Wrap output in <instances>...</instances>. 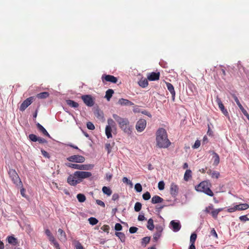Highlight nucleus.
Masks as SVG:
<instances>
[{
	"label": "nucleus",
	"mask_w": 249,
	"mask_h": 249,
	"mask_svg": "<svg viewBox=\"0 0 249 249\" xmlns=\"http://www.w3.org/2000/svg\"><path fill=\"white\" fill-rule=\"evenodd\" d=\"M91 172L87 171H76L67 178V182L71 186H75L81 183L83 179L91 177Z\"/></svg>",
	"instance_id": "1"
},
{
	"label": "nucleus",
	"mask_w": 249,
	"mask_h": 249,
	"mask_svg": "<svg viewBox=\"0 0 249 249\" xmlns=\"http://www.w3.org/2000/svg\"><path fill=\"white\" fill-rule=\"evenodd\" d=\"M157 145L160 148H167L171 144L168 139L167 134L165 129L159 128L156 132Z\"/></svg>",
	"instance_id": "2"
},
{
	"label": "nucleus",
	"mask_w": 249,
	"mask_h": 249,
	"mask_svg": "<svg viewBox=\"0 0 249 249\" xmlns=\"http://www.w3.org/2000/svg\"><path fill=\"white\" fill-rule=\"evenodd\" d=\"M113 117L119 124V127L124 133L131 134L132 128L129 125V122L127 119L123 118L117 114H113Z\"/></svg>",
	"instance_id": "3"
},
{
	"label": "nucleus",
	"mask_w": 249,
	"mask_h": 249,
	"mask_svg": "<svg viewBox=\"0 0 249 249\" xmlns=\"http://www.w3.org/2000/svg\"><path fill=\"white\" fill-rule=\"evenodd\" d=\"M211 187V184L210 182L208 181H203L196 185L195 187V189L197 192H203L210 196H213L214 194L210 189Z\"/></svg>",
	"instance_id": "4"
},
{
	"label": "nucleus",
	"mask_w": 249,
	"mask_h": 249,
	"mask_svg": "<svg viewBox=\"0 0 249 249\" xmlns=\"http://www.w3.org/2000/svg\"><path fill=\"white\" fill-rule=\"evenodd\" d=\"M81 99L84 104L88 107H91L94 104V99L90 95H84Z\"/></svg>",
	"instance_id": "5"
},
{
	"label": "nucleus",
	"mask_w": 249,
	"mask_h": 249,
	"mask_svg": "<svg viewBox=\"0 0 249 249\" xmlns=\"http://www.w3.org/2000/svg\"><path fill=\"white\" fill-rule=\"evenodd\" d=\"M67 160L70 162L83 163L85 161V158L82 156L75 155L67 158Z\"/></svg>",
	"instance_id": "6"
},
{
	"label": "nucleus",
	"mask_w": 249,
	"mask_h": 249,
	"mask_svg": "<svg viewBox=\"0 0 249 249\" xmlns=\"http://www.w3.org/2000/svg\"><path fill=\"white\" fill-rule=\"evenodd\" d=\"M146 126V121L145 120L141 119H140L137 123L136 125V130L140 132L144 130Z\"/></svg>",
	"instance_id": "7"
},
{
	"label": "nucleus",
	"mask_w": 249,
	"mask_h": 249,
	"mask_svg": "<svg viewBox=\"0 0 249 249\" xmlns=\"http://www.w3.org/2000/svg\"><path fill=\"white\" fill-rule=\"evenodd\" d=\"M178 191L179 187L178 185L172 182L170 187V193L172 196L174 198L176 197L178 193Z\"/></svg>",
	"instance_id": "8"
},
{
	"label": "nucleus",
	"mask_w": 249,
	"mask_h": 249,
	"mask_svg": "<svg viewBox=\"0 0 249 249\" xmlns=\"http://www.w3.org/2000/svg\"><path fill=\"white\" fill-rule=\"evenodd\" d=\"M156 231L154 234L153 239L155 242H157L161 235L163 228L161 225H157L156 227Z\"/></svg>",
	"instance_id": "9"
},
{
	"label": "nucleus",
	"mask_w": 249,
	"mask_h": 249,
	"mask_svg": "<svg viewBox=\"0 0 249 249\" xmlns=\"http://www.w3.org/2000/svg\"><path fill=\"white\" fill-rule=\"evenodd\" d=\"M66 165L67 166L73 168V169H79V170H87L88 169L87 165H81V164H74V163H66Z\"/></svg>",
	"instance_id": "10"
},
{
	"label": "nucleus",
	"mask_w": 249,
	"mask_h": 249,
	"mask_svg": "<svg viewBox=\"0 0 249 249\" xmlns=\"http://www.w3.org/2000/svg\"><path fill=\"white\" fill-rule=\"evenodd\" d=\"M33 98L30 97L24 100L19 107L21 111H24L33 102Z\"/></svg>",
	"instance_id": "11"
},
{
	"label": "nucleus",
	"mask_w": 249,
	"mask_h": 249,
	"mask_svg": "<svg viewBox=\"0 0 249 249\" xmlns=\"http://www.w3.org/2000/svg\"><path fill=\"white\" fill-rule=\"evenodd\" d=\"M216 102L218 106L219 109L221 110L222 112L226 116L229 115V113L227 110L225 108L224 105L223 104L221 99L218 97H216Z\"/></svg>",
	"instance_id": "12"
},
{
	"label": "nucleus",
	"mask_w": 249,
	"mask_h": 249,
	"mask_svg": "<svg viewBox=\"0 0 249 249\" xmlns=\"http://www.w3.org/2000/svg\"><path fill=\"white\" fill-rule=\"evenodd\" d=\"M102 79L103 82L105 80L107 82L116 83L118 81V79L116 77L111 75H103L102 77Z\"/></svg>",
	"instance_id": "13"
},
{
	"label": "nucleus",
	"mask_w": 249,
	"mask_h": 249,
	"mask_svg": "<svg viewBox=\"0 0 249 249\" xmlns=\"http://www.w3.org/2000/svg\"><path fill=\"white\" fill-rule=\"evenodd\" d=\"M160 76V73L159 72H152L147 76V78L149 81H156L159 79Z\"/></svg>",
	"instance_id": "14"
},
{
	"label": "nucleus",
	"mask_w": 249,
	"mask_h": 249,
	"mask_svg": "<svg viewBox=\"0 0 249 249\" xmlns=\"http://www.w3.org/2000/svg\"><path fill=\"white\" fill-rule=\"evenodd\" d=\"M170 225L172 227V230L175 232H177L181 228V225L179 222H175L174 220H172L170 222Z\"/></svg>",
	"instance_id": "15"
},
{
	"label": "nucleus",
	"mask_w": 249,
	"mask_h": 249,
	"mask_svg": "<svg viewBox=\"0 0 249 249\" xmlns=\"http://www.w3.org/2000/svg\"><path fill=\"white\" fill-rule=\"evenodd\" d=\"M166 87L167 88V89H168V90L170 91V92L172 94V99L173 101H174L175 97V94H176V92L174 90V88L173 85L170 83L166 82Z\"/></svg>",
	"instance_id": "16"
},
{
	"label": "nucleus",
	"mask_w": 249,
	"mask_h": 249,
	"mask_svg": "<svg viewBox=\"0 0 249 249\" xmlns=\"http://www.w3.org/2000/svg\"><path fill=\"white\" fill-rule=\"evenodd\" d=\"M118 103L122 106H133L134 105V103L129 101L127 99L121 98L118 101Z\"/></svg>",
	"instance_id": "17"
},
{
	"label": "nucleus",
	"mask_w": 249,
	"mask_h": 249,
	"mask_svg": "<svg viewBox=\"0 0 249 249\" xmlns=\"http://www.w3.org/2000/svg\"><path fill=\"white\" fill-rule=\"evenodd\" d=\"M58 238L60 240L66 241L67 240V236L65 232L61 229L58 230Z\"/></svg>",
	"instance_id": "18"
},
{
	"label": "nucleus",
	"mask_w": 249,
	"mask_h": 249,
	"mask_svg": "<svg viewBox=\"0 0 249 249\" xmlns=\"http://www.w3.org/2000/svg\"><path fill=\"white\" fill-rule=\"evenodd\" d=\"M36 126H37L38 129L40 132H41L44 135L48 136L49 137H50V134L48 133V132L45 129V128L42 125H41L39 123L36 124Z\"/></svg>",
	"instance_id": "19"
},
{
	"label": "nucleus",
	"mask_w": 249,
	"mask_h": 249,
	"mask_svg": "<svg viewBox=\"0 0 249 249\" xmlns=\"http://www.w3.org/2000/svg\"><path fill=\"white\" fill-rule=\"evenodd\" d=\"M207 173L211 176L212 178H218L220 176V174L218 172L216 171H212L211 169H209Z\"/></svg>",
	"instance_id": "20"
},
{
	"label": "nucleus",
	"mask_w": 249,
	"mask_h": 249,
	"mask_svg": "<svg viewBox=\"0 0 249 249\" xmlns=\"http://www.w3.org/2000/svg\"><path fill=\"white\" fill-rule=\"evenodd\" d=\"M163 198L158 196H153L151 199V202L153 204L161 203L163 202Z\"/></svg>",
	"instance_id": "21"
},
{
	"label": "nucleus",
	"mask_w": 249,
	"mask_h": 249,
	"mask_svg": "<svg viewBox=\"0 0 249 249\" xmlns=\"http://www.w3.org/2000/svg\"><path fill=\"white\" fill-rule=\"evenodd\" d=\"M8 174L13 182L15 184L16 180L15 179V177H16V171L14 169H9Z\"/></svg>",
	"instance_id": "22"
},
{
	"label": "nucleus",
	"mask_w": 249,
	"mask_h": 249,
	"mask_svg": "<svg viewBox=\"0 0 249 249\" xmlns=\"http://www.w3.org/2000/svg\"><path fill=\"white\" fill-rule=\"evenodd\" d=\"M237 210L238 211H242L247 210L249 208V205L247 203L240 204L236 205Z\"/></svg>",
	"instance_id": "23"
},
{
	"label": "nucleus",
	"mask_w": 249,
	"mask_h": 249,
	"mask_svg": "<svg viewBox=\"0 0 249 249\" xmlns=\"http://www.w3.org/2000/svg\"><path fill=\"white\" fill-rule=\"evenodd\" d=\"M192 177V171L190 169H187L186 170L184 175V180L187 181H188L190 178Z\"/></svg>",
	"instance_id": "24"
},
{
	"label": "nucleus",
	"mask_w": 249,
	"mask_h": 249,
	"mask_svg": "<svg viewBox=\"0 0 249 249\" xmlns=\"http://www.w3.org/2000/svg\"><path fill=\"white\" fill-rule=\"evenodd\" d=\"M66 102L67 105H68L70 107L73 108H76L79 106V104L78 103L71 100H67L66 101Z\"/></svg>",
	"instance_id": "25"
},
{
	"label": "nucleus",
	"mask_w": 249,
	"mask_h": 249,
	"mask_svg": "<svg viewBox=\"0 0 249 249\" xmlns=\"http://www.w3.org/2000/svg\"><path fill=\"white\" fill-rule=\"evenodd\" d=\"M111 132L112 128H110L109 126H106L105 128V133L108 139L112 137Z\"/></svg>",
	"instance_id": "26"
},
{
	"label": "nucleus",
	"mask_w": 249,
	"mask_h": 249,
	"mask_svg": "<svg viewBox=\"0 0 249 249\" xmlns=\"http://www.w3.org/2000/svg\"><path fill=\"white\" fill-rule=\"evenodd\" d=\"M113 93L114 91L112 89H108V90H107L106 92L105 97L107 98V101L110 100Z\"/></svg>",
	"instance_id": "27"
},
{
	"label": "nucleus",
	"mask_w": 249,
	"mask_h": 249,
	"mask_svg": "<svg viewBox=\"0 0 249 249\" xmlns=\"http://www.w3.org/2000/svg\"><path fill=\"white\" fill-rule=\"evenodd\" d=\"M213 159V165H214L215 166H217L219 164V161H220V159H219V157L217 153L214 152Z\"/></svg>",
	"instance_id": "28"
},
{
	"label": "nucleus",
	"mask_w": 249,
	"mask_h": 249,
	"mask_svg": "<svg viewBox=\"0 0 249 249\" xmlns=\"http://www.w3.org/2000/svg\"><path fill=\"white\" fill-rule=\"evenodd\" d=\"M147 228L150 231L153 230L154 229V221L152 218H150L147 221Z\"/></svg>",
	"instance_id": "29"
},
{
	"label": "nucleus",
	"mask_w": 249,
	"mask_h": 249,
	"mask_svg": "<svg viewBox=\"0 0 249 249\" xmlns=\"http://www.w3.org/2000/svg\"><path fill=\"white\" fill-rule=\"evenodd\" d=\"M49 95V93L48 92H43L37 94L36 97L38 99H45L47 98Z\"/></svg>",
	"instance_id": "30"
},
{
	"label": "nucleus",
	"mask_w": 249,
	"mask_h": 249,
	"mask_svg": "<svg viewBox=\"0 0 249 249\" xmlns=\"http://www.w3.org/2000/svg\"><path fill=\"white\" fill-rule=\"evenodd\" d=\"M102 191L104 194L107 195L108 196H110L112 194L111 190L108 187L104 186L102 188Z\"/></svg>",
	"instance_id": "31"
},
{
	"label": "nucleus",
	"mask_w": 249,
	"mask_h": 249,
	"mask_svg": "<svg viewBox=\"0 0 249 249\" xmlns=\"http://www.w3.org/2000/svg\"><path fill=\"white\" fill-rule=\"evenodd\" d=\"M115 235L120 239L122 242H124L125 239V236L124 233L121 232H116Z\"/></svg>",
	"instance_id": "32"
},
{
	"label": "nucleus",
	"mask_w": 249,
	"mask_h": 249,
	"mask_svg": "<svg viewBox=\"0 0 249 249\" xmlns=\"http://www.w3.org/2000/svg\"><path fill=\"white\" fill-rule=\"evenodd\" d=\"M139 85L140 87L142 88H145L148 85V82L147 79H141L139 82Z\"/></svg>",
	"instance_id": "33"
},
{
	"label": "nucleus",
	"mask_w": 249,
	"mask_h": 249,
	"mask_svg": "<svg viewBox=\"0 0 249 249\" xmlns=\"http://www.w3.org/2000/svg\"><path fill=\"white\" fill-rule=\"evenodd\" d=\"M150 240V237L146 236L143 237L142 239L141 244L142 246L145 247L147 244H148Z\"/></svg>",
	"instance_id": "34"
},
{
	"label": "nucleus",
	"mask_w": 249,
	"mask_h": 249,
	"mask_svg": "<svg viewBox=\"0 0 249 249\" xmlns=\"http://www.w3.org/2000/svg\"><path fill=\"white\" fill-rule=\"evenodd\" d=\"M18 185L19 186H20V194L21 195V196L23 197H24L25 198H27V196L25 195L26 190H25V189L24 188H23V187H22V182L20 180L19 182Z\"/></svg>",
	"instance_id": "35"
},
{
	"label": "nucleus",
	"mask_w": 249,
	"mask_h": 249,
	"mask_svg": "<svg viewBox=\"0 0 249 249\" xmlns=\"http://www.w3.org/2000/svg\"><path fill=\"white\" fill-rule=\"evenodd\" d=\"M222 209H215V210L213 209L211 211V214H212V216L214 218H217L218 214L220 212H221L222 211Z\"/></svg>",
	"instance_id": "36"
},
{
	"label": "nucleus",
	"mask_w": 249,
	"mask_h": 249,
	"mask_svg": "<svg viewBox=\"0 0 249 249\" xmlns=\"http://www.w3.org/2000/svg\"><path fill=\"white\" fill-rule=\"evenodd\" d=\"M76 197L79 202H84L86 199L85 196L82 194H78Z\"/></svg>",
	"instance_id": "37"
},
{
	"label": "nucleus",
	"mask_w": 249,
	"mask_h": 249,
	"mask_svg": "<svg viewBox=\"0 0 249 249\" xmlns=\"http://www.w3.org/2000/svg\"><path fill=\"white\" fill-rule=\"evenodd\" d=\"M107 124L108 125L107 126H109L110 128H115L116 127L115 123L112 119H108L107 120Z\"/></svg>",
	"instance_id": "38"
},
{
	"label": "nucleus",
	"mask_w": 249,
	"mask_h": 249,
	"mask_svg": "<svg viewBox=\"0 0 249 249\" xmlns=\"http://www.w3.org/2000/svg\"><path fill=\"white\" fill-rule=\"evenodd\" d=\"M89 221L90 224L92 225H95L98 222V220L95 217H90L89 218Z\"/></svg>",
	"instance_id": "39"
},
{
	"label": "nucleus",
	"mask_w": 249,
	"mask_h": 249,
	"mask_svg": "<svg viewBox=\"0 0 249 249\" xmlns=\"http://www.w3.org/2000/svg\"><path fill=\"white\" fill-rule=\"evenodd\" d=\"M142 209V204L140 202H137L135 203L134 206V210L136 212H138L140 211Z\"/></svg>",
	"instance_id": "40"
},
{
	"label": "nucleus",
	"mask_w": 249,
	"mask_h": 249,
	"mask_svg": "<svg viewBox=\"0 0 249 249\" xmlns=\"http://www.w3.org/2000/svg\"><path fill=\"white\" fill-rule=\"evenodd\" d=\"M197 238V235L195 233H193L191 234L190 236V243L191 244H195L196 239Z\"/></svg>",
	"instance_id": "41"
},
{
	"label": "nucleus",
	"mask_w": 249,
	"mask_h": 249,
	"mask_svg": "<svg viewBox=\"0 0 249 249\" xmlns=\"http://www.w3.org/2000/svg\"><path fill=\"white\" fill-rule=\"evenodd\" d=\"M8 242L10 244L14 245L16 244V238L14 236H11L7 238Z\"/></svg>",
	"instance_id": "42"
},
{
	"label": "nucleus",
	"mask_w": 249,
	"mask_h": 249,
	"mask_svg": "<svg viewBox=\"0 0 249 249\" xmlns=\"http://www.w3.org/2000/svg\"><path fill=\"white\" fill-rule=\"evenodd\" d=\"M151 197V195L149 192H146L142 195V198L145 200H149Z\"/></svg>",
	"instance_id": "43"
},
{
	"label": "nucleus",
	"mask_w": 249,
	"mask_h": 249,
	"mask_svg": "<svg viewBox=\"0 0 249 249\" xmlns=\"http://www.w3.org/2000/svg\"><path fill=\"white\" fill-rule=\"evenodd\" d=\"M29 139L33 142H37L38 140V137L35 134H30L29 136Z\"/></svg>",
	"instance_id": "44"
},
{
	"label": "nucleus",
	"mask_w": 249,
	"mask_h": 249,
	"mask_svg": "<svg viewBox=\"0 0 249 249\" xmlns=\"http://www.w3.org/2000/svg\"><path fill=\"white\" fill-rule=\"evenodd\" d=\"M213 210V206L211 205L208 207H207L204 210V212L207 213H211V211Z\"/></svg>",
	"instance_id": "45"
},
{
	"label": "nucleus",
	"mask_w": 249,
	"mask_h": 249,
	"mask_svg": "<svg viewBox=\"0 0 249 249\" xmlns=\"http://www.w3.org/2000/svg\"><path fill=\"white\" fill-rule=\"evenodd\" d=\"M135 189L138 192H141L142 191V186L140 183H137L135 185Z\"/></svg>",
	"instance_id": "46"
},
{
	"label": "nucleus",
	"mask_w": 249,
	"mask_h": 249,
	"mask_svg": "<svg viewBox=\"0 0 249 249\" xmlns=\"http://www.w3.org/2000/svg\"><path fill=\"white\" fill-rule=\"evenodd\" d=\"M87 127L89 129L91 130H94L95 129V126L94 124L90 122L87 123Z\"/></svg>",
	"instance_id": "47"
},
{
	"label": "nucleus",
	"mask_w": 249,
	"mask_h": 249,
	"mask_svg": "<svg viewBox=\"0 0 249 249\" xmlns=\"http://www.w3.org/2000/svg\"><path fill=\"white\" fill-rule=\"evenodd\" d=\"M237 106H238L239 108H240V109L241 110V111L242 112V113H243V114L244 115H248V112L247 111L244 109V108L242 106V105L241 104V103L240 104H238L237 105Z\"/></svg>",
	"instance_id": "48"
},
{
	"label": "nucleus",
	"mask_w": 249,
	"mask_h": 249,
	"mask_svg": "<svg viewBox=\"0 0 249 249\" xmlns=\"http://www.w3.org/2000/svg\"><path fill=\"white\" fill-rule=\"evenodd\" d=\"M165 184L163 181H160L158 183V188L160 190H162L164 188Z\"/></svg>",
	"instance_id": "49"
},
{
	"label": "nucleus",
	"mask_w": 249,
	"mask_h": 249,
	"mask_svg": "<svg viewBox=\"0 0 249 249\" xmlns=\"http://www.w3.org/2000/svg\"><path fill=\"white\" fill-rule=\"evenodd\" d=\"M200 141L199 140L196 141L195 144L192 146V148L194 149H196L198 148L200 145Z\"/></svg>",
	"instance_id": "50"
},
{
	"label": "nucleus",
	"mask_w": 249,
	"mask_h": 249,
	"mask_svg": "<svg viewBox=\"0 0 249 249\" xmlns=\"http://www.w3.org/2000/svg\"><path fill=\"white\" fill-rule=\"evenodd\" d=\"M105 148L107 151V153L109 154L111 151V146L110 143H107L105 144Z\"/></svg>",
	"instance_id": "51"
},
{
	"label": "nucleus",
	"mask_w": 249,
	"mask_h": 249,
	"mask_svg": "<svg viewBox=\"0 0 249 249\" xmlns=\"http://www.w3.org/2000/svg\"><path fill=\"white\" fill-rule=\"evenodd\" d=\"M211 234L216 239H217L218 238V235L215 231V230H214V228H213L212 230H211Z\"/></svg>",
	"instance_id": "52"
},
{
	"label": "nucleus",
	"mask_w": 249,
	"mask_h": 249,
	"mask_svg": "<svg viewBox=\"0 0 249 249\" xmlns=\"http://www.w3.org/2000/svg\"><path fill=\"white\" fill-rule=\"evenodd\" d=\"M101 229L103 230L104 231L108 232L110 228L108 225H104L102 228Z\"/></svg>",
	"instance_id": "53"
},
{
	"label": "nucleus",
	"mask_w": 249,
	"mask_h": 249,
	"mask_svg": "<svg viewBox=\"0 0 249 249\" xmlns=\"http://www.w3.org/2000/svg\"><path fill=\"white\" fill-rule=\"evenodd\" d=\"M138 229L135 227H131L129 228V232L131 233H134L138 231Z\"/></svg>",
	"instance_id": "54"
},
{
	"label": "nucleus",
	"mask_w": 249,
	"mask_h": 249,
	"mask_svg": "<svg viewBox=\"0 0 249 249\" xmlns=\"http://www.w3.org/2000/svg\"><path fill=\"white\" fill-rule=\"evenodd\" d=\"M122 226L119 223H116L115 225V230L117 231H120L122 230Z\"/></svg>",
	"instance_id": "55"
},
{
	"label": "nucleus",
	"mask_w": 249,
	"mask_h": 249,
	"mask_svg": "<svg viewBox=\"0 0 249 249\" xmlns=\"http://www.w3.org/2000/svg\"><path fill=\"white\" fill-rule=\"evenodd\" d=\"M239 219L242 221H246L249 220V218L247 217L246 215L240 216Z\"/></svg>",
	"instance_id": "56"
},
{
	"label": "nucleus",
	"mask_w": 249,
	"mask_h": 249,
	"mask_svg": "<svg viewBox=\"0 0 249 249\" xmlns=\"http://www.w3.org/2000/svg\"><path fill=\"white\" fill-rule=\"evenodd\" d=\"M41 153H42V155L44 157L48 158H49L50 157L49 153L47 151H46L45 150L42 149L41 150Z\"/></svg>",
	"instance_id": "57"
},
{
	"label": "nucleus",
	"mask_w": 249,
	"mask_h": 249,
	"mask_svg": "<svg viewBox=\"0 0 249 249\" xmlns=\"http://www.w3.org/2000/svg\"><path fill=\"white\" fill-rule=\"evenodd\" d=\"M96 202L98 205H99L103 207H105V203L103 201H102V200L97 199V200H96Z\"/></svg>",
	"instance_id": "58"
},
{
	"label": "nucleus",
	"mask_w": 249,
	"mask_h": 249,
	"mask_svg": "<svg viewBox=\"0 0 249 249\" xmlns=\"http://www.w3.org/2000/svg\"><path fill=\"white\" fill-rule=\"evenodd\" d=\"M236 210H237V207H236V206H235L233 207L228 209L227 211L229 213H232V212H234L236 211Z\"/></svg>",
	"instance_id": "59"
},
{
	"label": "nucleus",
	"mask_w": 249,
	"mask_h": 249,
	"mask_svg": "<svg viewBox=\"0 0 249 249\" xmlns=\"http://www.w3.org/2000/svg\"><path fill=\"white\" fill-rule=\"evenodd\" d=\"M37 142H38L39 143H46L47 141L44 138L38 137V140H37Z\"/></svg>",
	"instance_id": "60"
},
{
	"label": "nucleus",
	"mask_w": 249,
	"mask_h": 249,
	"mask_svg": "<svg viewBox=\"0 0 249 249\" xmlns=\"http://www.w3.org/2000/svg\"><path fill=\"white\" fill-rule=\"evenodd\" d=\"M231 95L232 97L233 98L234 101H235L236 103L237 104V105L240 104V103L237 97L234 94H232Z\"/></svg>",
	"instance_id": "61"
},
{
	"label": "nucleus",
	"mask_w": 249,
	"mask_h": 249,
	"mask_svg": "<svg viewBox=\"0 0 249 249\" xmlns=\"http://www.w3.org/2000/svg\"><path fill=\"white\" fill-rule=\"evenodd\" d=\"M52 244H53V246L56 249H60L59 245L58 243L56 241V240L53 242Z\"/></svg>",
	"instance_id": "62"
},
{
	"label": "nucleus",
	"mask_w": 249,
	"mask_h": 249,
	"mask_svg": "<svg viewBox=\"0 0 249 249\" xmlns=\"http://www.w3.org/2000/svg\"><path fill=\"white\" fill-rule=\"evenodd\" d=\"M48 237V239H49V241L52 243H53V242H54V241H56L55 238L54 237V236L53 235H51V236H49Z\"/></svg>",
	"instance_id": "63"
},
{
	"label": "nucleus",
	"mask_w": 249,
	"mask_h": 249,
	"mask_svg": "<svg viewBox=\"0 0 249 249\" xmlns=\"http://www.w3.org/2000/svg\"><path fill=\"white\" fill-rule=\"evenodd\" d=\"M75 248L76 249H84L83 246L80 243H77L75 246Z\"/></svg>",
	"instance_id": "64"
}]
</instances>
